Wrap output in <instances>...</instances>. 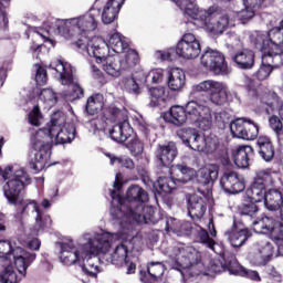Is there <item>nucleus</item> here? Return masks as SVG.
<instances>
[{"label":"nucleus","instance_id":"obj_1","mask_svg":"<svg viewBox=\"0 0 283 283\" xmlns=\"http://www.w3.org/2000/svg\"><path fill=\"white\" fill-rule=\"evenodd\" d=\"M127 203L111 208L113 220H132L137 224H158L160 217L151 206H145L149 201V195L138 185H132L126 191Z\"/></svg>","mask_w":283,"mask_h":283},{"label":"nucleus","instance_id":"obj_2","mask_svg":"<svg viewBox=\"0 0 283 283\" xmlns=\"http://www.w3.org/2000/svg\"><path fill=\"white\" fill-rule=\"evenodd\" d=\"M98 17H101V11L67 20L56 19L52 22L51 28L66 41H72V45L78 50H84L90 45V32H94L98 28Z\"/></svg>","mask_w":283,"mask_h":283},{"label":"nucleus","instance_id":"obj_3","mask_svg":"<svg viewBox=\"0 0 283 283\" xmlns=\"http://www.w3.org/2000/svg\"><path fill=\"white\" fill-rule=\"evenodd\" d=\"M65 125V115L63 112H55L51 116L50 123L46 124V127L40 128L33 135H31V148L33 151H36L34 159L29 163L30 169L33 171H43L48 160L50 159V154H52V144H50V138H54L57 129Z\"/></svg>","mask_w":283,"mask_h":283},{"label":"nucleus","instance_id":"obj_4","mask_svg":"<svg viewBox=\"0 0 283 283\" xmlns=\"http://www.w3.org/2000/svg\"><path fill=\"white\" fill-rule=\"evenodd\" d=\"M59 244L61 263L65 264V266H72L85 262V258L88 255L107 253L112 249V237L102 234L97 239H90L87 243L82 244L78 249L72 242H60Z\"/></svg>","mask_w":283,"mask_h":283},{"label":"nucleus","instance_id":"obj_5","mask_svg":"<svg viewBox=\"0 0 283 283\" xmlns=\"http://www.w3.org/2000/svg\"><path fill=\"white\" fill-rule=\"evenodd\" d=\"M28 185H32V178H30V175L24 170H18L15 175L2 186L3 196L8 200L9 205L21 207L17 209L20 216H23V213L28 211V203L21 199V193H23Z\"/></svg>","mask_w":283,"mask_h":283},{"label":"nucleus","instance_id":"obj_6","mask_svg":"<svg viewBox=\"0 0 283 283\" xmlns=\"http://www.w3.org/2000/svg\"><path fill=\"white\" fill-rule=\"evenodd\" d=\"M211 271L213 273H222L229 271L231 275H240L241 277H248L253 282H260V273L253 270H247L242 266L233 253H223L222 261L217 260L211 264Z\"/></svg>","mask_w":283,"mask_h":283},{"label":"nucleus","instance_id":"obj_7","mask_svg":"<svg viewBox=\"0 0 283 283\" xmlns=\"http://www.w3.org/2000/svg\"><path fill=\"white\" fill-rule=\"evenodd\" d=\"M200 63L209 72H213L216 76H228L231 69L227 63V59L222 52L208 48L201 55Z\"/></svg>","mask_w":283,"mask_h":283},{"label":"nucleus","instance_id":"obj_8","mask_svg":"<svg viewBox=\"0 0 283 283\" xmlns=\"http://www.w3.org/2000/svg\"><path fill=\"white\" fill-rule=\"evenodd\" d=\"M196 92H208L209 101L218 107L229 105V92L227 86L212 80L203 81L195 86Z\"/></svg>","mask_w":283,"mask_h":283},{"label":"nucleus","instance_id":"obj_9","mask_svg":"<svg viewBox=\"0 0 283 283\" xmlns=\"http://www.w3.org/2000/svg\"><path fill=\"white\" fill-rule=\"evenodd\" d=\"M230 132L234 138L255 140L260 134V125L249 117H240L230 123Z\"/></svg>","mask_w":283,"mask_h":283},{"label":"nucleus","instance_id":"obj_10","mask_svg":"<svg viewBox=\"0 0 283 283\" xmlns=\"http://www.w3.org/2000/svg\"><path fill=\"white\" fill-rule=\"evenodd\" d=\"M273 185V176L271 172L264 170L259 171L254 177L253 182L247 190L248 198L254 200V202H262L266 197V188Z\"/></svg>","mask_w":283,"mask_h":283},{"label":"nucleus","instance_id":"obj_11","mask_svg":"<svg viewBox=\"0 0 283 283\" xmlns=\"http://www.w3.org/2000/svg\"><path fill=\"white\" fill-rule=\"evenodd\" d=\"M185 109L186 116L190 123H206L203 129H209V127H211V107L206 103L190 101L186 104Z\"/></svg>","mask_w":283,"mask_h":283},{"label":"nucleus","instance_id":"obj_12","mask_svg":"<svg viewBox=\"0 0 283 283\" xmlns=\"http://www.w3.org/2000/svg\"><path fill=\"white\" fill-rule=\"evenodd\" d=\"M200 52H202L200 41L196 39V35L192 33H185L176 45L177 56L188 61L198 59L200 56Z\"/></svg>","mask_w":283,"mask_h":283},{"label":"nucleus","instance_id":"obj_13","mask_svg":"<svg viewBox=\"0 0 283 283\" xmlns=\"http://www.w3.org/2000/svg\"><path fill=\"white\" fill-rule=\"evenodd\" d=\"M220 187L226 193L235 196V193H242L244 190V180L240 178V175L233 170L224 171L220 178Z\"/></svg>","mask_w":283,"mask_h":283},{"label":"nucleus","instance_id":"obj_14","mask_svg":"<svg viewBox=\"0 0 283 283\" xmlns=\"http://www.w3.org/2000/svg\"><path fill=\"white\" fill-rule=\"evenodd\" d=\"M178 156V147L176 143L169 142L168 144H159L155 150V158L159 161L161 167L168 170L174 160Z\"/></svg>","mask_w":283,"mask_h":283},{"label":"nucleus","instance_id":"obj_15","mask_svg":"<svg viewBox=\"0 0 283 283\" xmlns=\"http://www.w3.org/2000/svg\"><path fill=\"white\" fill-rule=\"evenodd\" d=\"M82 50H86L90 56H94L96 63H103L111 56L105 40L101 38H92L88 40V44Z\"/></svg>","mask_w":283,"mask_h":283},{"label":"nucleus","instance_id":"obj_16","mask_svg":"<svg viewBox=\"0 0 283 283\" xmlns=\"http://www.w3.org/2000/svg\"><path fill=\"white\" fill-rule=\"evenodd\" d=\"M166 270L167 268L163 262H150L146 269L139 270V280L143 283L159 282Z\"/></svg>","mask_w":283,"mask_h":283},{"label":"nucleus","instance_id":"obj_17","mask_svg":"<svg viewBox=\"0 0 283 283\" xmlns=\"http://www.w3.org/2000/svg\"><path fill=\"white\" fill-rule=\"evenodd\" d=\"M280 105V96L273 91L264 92L259 95L258 112L271 116Z\"/></svg>","mask_w":283,"mask_h":283},{"label":"nucleus","instance_id":"obj_18","mask_svg":"<svg viewBox=\"0 0 283 283\" xmlns=\"http://www.w3.org/2000/svg\"><path fill=\"white\" fill-rule=\"evenodd\" d=\"M207 213V201L198 195H191L188 199V216L193 222H198L205 218Z\"/></svg>","mask_w":283,"mask_h":283},{"label":"nucleus","instance_id":"obj_19","mask_svg":"<svg viewBox=\"0 0 283 283\" xmlns=\"http://www.w3.org/2000/svg\"><path fill=\"white\" fill-rule=\"evenodd\" d=\"M226 235L233 249H240V247H244V244H247V241L253 235V233L249 228L238 230V224L234 221L231 230H228Z\"/></svg>","mask_w":283,"mask_h":283},{"label":"nucleus","instance_id":"obj_20","mask_svg":"<svg viewBox=\"0 0 283 283\" xmlns=\"http://www.w3.org/2000/svg\"><path fill=\"white\" fill-rule=\"evenodd\" d=\"M231 61L239 70H253L255 65V52L251 49H241L231 55Z\"/></svg>","mask_w":283,"mask_h":283},{"label":"nucleus","instance_id":"obj_21","mask_svg":"<svg viewBox=\"0 0 283 283\" xmlns=\"http://www.w3.org/2000/svg\"><path fill=\"white\" fill-rule=\"evenodd\" d=\"M256 151L265 163H271L275 158V144L269 136H259L256 139Z\"/></svg>","mask_w":283,"mask_h":283},{"label":"nucleus","instance_id":"obj_22","mask_svg":"<svg viewBox=\"0 0 283 283\" xmlns=\"http://www.w3.org/2000/svg\"><path fill=\"white\" fill-rule=\"evenodd\" d=\"M253 156L254 150L252 146H239L234 150H232V158L234 160V165H237L239 169H247Z\"/></svg>","mask_w":283,"mask_h":283},{"label":"nucleus","instance_id":"obj_23","mask_svg":"<svg viewBox=\"0 0 283 283\" xmlns=\"http://www.w3.org/2000/svg\"><path fill=\"white\" fill-rule=\"evenodd\" d=\"M134 134V128L129 125V122H120L113 126V128L109 130V136L112 140H115V143H127L129 138H132V135Z\"/></svg>","mask_w":283,"mask_h":283},{"label":"nucleus","instance_id":"obj_24","mask_svg":"<svg viewBox=\"0 0 283 283\" xmlns=\"http://www.w3.org/2000/svg\"><path fill=\"white\" fill-rule=\"evenodd\" d=\"M125 0H108L102 12V21L106 25L114 23L118 19V12L123 8Z\"/></svg>","mask_w":283,"mask_h":283},{"label":"nucleus","instance_id":"obj_25","mask_svg":"<svg viewBox=\"0 0 283 283\" xmlns=\"http://www.w3.org/2000/svg\"><path fill=\"white\" fill-rule=\"evenodd\" d=\"M268 38L269 40L263 41L261 50L283 48V20L280 21L279 27H274L268 32Z\"/></svg>","mask_w":283,"mask_h":283},{"label":"nucleus","instance_id":"obj_26","mask_svg":"<svg viewBox=\"0 0 283 283\" xmlns=\"http://www.w3.org/2000/svg\"><path fill=\"white\" fill-rule=\"evenodd\" d=\"M263 52L262 57L264 63H269L272 69L277 70L283 65V48H265L261 50Z\"/></svg>","mask_w":283,"mask_h":283},{"label":"nucleus","instance_id":"obj_27","mask_svg":"<svg viewBox=\"0 0 283 283\" xmlns=\"http://www.w3.org/2000/svg\"><path fill=\"white\" fill-rule=\"evenodd\" d=\"M168 87L171 92H180L187 85V75L181 69H171L168 75Z\"/></svg>","mask_w":283,"mask_h":283},{"label":"nucleus","instance_id":"obj_28","mask_svg":"<svg viewBox=\"0 0 283 283\" xmlns=\"http://www.w3.org/2000/svg\"><path fill=\"white\" fill-rule=\"evenodd\" d=\"M168 174L172 176L178 182L187 185L190 180H193L195 170L185 165H176L169 168Z\"/></svg>","mask_w":283,"mask_h":283},{"label":"nucleus","instance_id":"obj_29","mask_svg":"<svg viewBox=\"0 0 283 283\" xmlns=\"http://www.w3.org/2000/svg\"><path fill=\"white\" fill-rule=\"evenodd\" d=\"M256 201L247 197L243 202L238 207V211L240 216H245L252 220V224H258L255 218H258V213L260 212V207L255 203Z\"/></svg>","mask_w":283,"mask_h":283},{"label":"nucleus","instance_id":"obj_30","mask_svg":"<svg viewBox=\"0 0 283 283\" xmlns=\"http://www.w3.org/2000/svg\"><path fill=\"white\" fill-rule=\"evenodd\" d=\"M13 260H14V265L18 273H20V275H23V277H25L28 273V269L30 268V264H32V262L36 260V253L24 252L21 255L13 254Z\"/></svg>","mask_w":283,"mask_h":283},{"label":"nucleus","instance_id":"obj_31","mask_svg":"<svg viewBox=\"0 0 283 283\" xmlns=\"http://www.w3.org/2000/svg\"><path fill=\"white\" fill-rule=\"evenodd\" d=\"M54 138L57 145H67L76 138V127L72 124H67L57 130H54Z\"/></svg>","mask_w":283,"mask_h":283},{"label":"nucleus","instance_id":"obj_32","mask_svg":"<svg viewBox=\"0 0 283 283\" xmlns=\"http://www.w3.org/2000/svg\"><path fill=\"white\" fill-rule=\"evenodd\" d=\"M263 201L269 211H277V209H282L283 207V195L277 189H270Z\"/></svg>","mask_w":283,"mask_h":283},{"label":"nucleus","instance_id":"obj_33","mask_svg":"<svg viewBox=\"0 0 283 283\" xmlns=\"http://www.w3.org/2000/svg\"><path fill=\"white\" fill-rule=\"evenodd\" d=\"M33 209L36 213L35 222L33 226L34 231H45L49 227H52V217L48 212L40 210L39 206L33 201Z\"/></svg>","mask_w":283,"mask_h":283},{"label":"nucleus","instance_id":"obj_34","mask_svg":"<svg viewBox=\"0 0 283 283\" xmlns=\"http://www.w3.org/2000/svg\"><path fill=\"white\" fill-rule=\"evenodd\" d=\"M106 48H111L116 54H123L125 50H129V43L120 33H113L108 36Z\"/></svg>","mask_w":283,"mask_h":283},{"label":"nucleus","instance_id":"obj_35","mask_svg":"<svg viewBox=\"0 0 283 283\" xmlns=\"http://www.w3.org/2000/svg\"><path fill=\"white\" fill-rule=\"evenodd\" d=\"M167 120L168 123H171V125L181 127L184 123H187V120H189V118L187 117L186 108L180 105L172 106L168 112Z\"/></svg>","mask_w":283,"mask_h":283},{"label":"nucleus","instance_id":"obj_36","mask_svg":"<svg viewBox=\"0 0 283 283\" xmlns=\"http://www.w3.org/2000/svg\"><path fill=\"white\" fill-rule=\"evenodd\" d=\"M129 242L122 241V243L117 244L114 252L111 254V262L116 266L127 262L129 260L127 255H129Z\"/></svg>","mask_w":283,"mask_h":283},{"label":"nucleus","instance_id":"obj_37","mask_svg":"<svg viewBox=\"0 0 283 283\" xmlns=\"http://www.w3.org/2000/svg\"><path fill=\"white\" fill-rule=\"evenodd\" d=\"M49 67L51 70H55V72H59L57 67H62V72H60V78L61 83L63 85H74V72L72 71V67L65 66L61 60H59L55 64H50Z\"/></svg>","mask_w":283,"mask_h":283},{"label":"nucleus","instance_id":"obj_38","mask_svg":"<svg viewBox=\"0 0 283 283\" xmlns=\"http://www.w3.org/2000/svg\"><path fill=\"white\" fill-rule=\"evenodd\" d=\"M184 14L185 17H189V19H193L195 21H205L206 23L207 21H210L211 18V12L200 10L196 8L192 3L188 4L185 8Z\"/></svg>","mask_w":283,"mask_h":283},{"label":"nucleus","instance_id":"obj_39","mask_svg":"<svg viewBox=\"0 0 283 283\" xmlns=\"http://www.w3.org/2000/svg\"><path fill=\"white\" fill-rule=\"evenodd\" d=\"M224 148L220 145V139L216 136H207L206 137V146L203 148V154L206 156H216L221 153Z\"/></svg>","mask_w":283,"mask_h":283},{"label":"nucleus","instance_id":"obj_40","mask_svg":"<svg viewBox=\"0 0 283 283\" xmlns=\"http://www.w3.org/2000/svg\"><path fill=\"white\" fill-rule=\"evenodd\" d=\"M96 255L98 254H90L87 258H84L86 262L82 264V271L85 273V275H88V277H96V275H98Z\"/></svg>","mask_w":283,"mask_h":283},{"label":"nucleus","instance_id":"obj_41","mask_svg":"<svg viewBox=\"0 0 283 283\" xmlns=\"http://www.w3.org/2000/svg\"><path fill=\"white\" fill-rule=\"evenodd\" d=\"M158 189H160L164 193H171L174 189H176L178 181L174 178V175L170 177L159 176L157 179Z\"/></svg>","mask_w":283,"mask_h":283},{"label":"nucleus","instance_id":"obj_42","mask_svg":"<svg viewBox=\"0 0 283 283\" xmlns=\"http://www.w3.org/2000/svg\"><path fill=\"white\" fill-rule=\"evenodd\" d=\"M218 166L211 165L207 170L201 171L199 182L201 185H213L218 180Z\"/></svg>","mask_w":283,"mask_h":283},{"label":"nucleus","instance_id":"obj_43","mask_svg":"<svg viewBox=\"0 0 283 283\" xmlns=\"http://www.w3.org/2000/svg\"><path fill=\"white\" fill-rule=\"evenodd\" d=\"M98 98H101L99 94H94L87 98L85 109L90 116H95V114H98L103 109V103Z\"/></svg>","mask_w":283,"mask_h":283},{"label":"nucleus","instance_id":"obj_44","mask_svg":"<svg viewBox=\"0 0 283 283\" xmlns=\"http://www.w3.org/2000/svg\"><path fill=\"white\" fill-rule=\"evenodd\" d=\"M108 116L113 123H129L127 119V109L118 108L116 106L108 107Z\"/></svg>","mask_w":283,"mask_h":283},{"label":"nucleus","instance_id":"obj_45","mask_svg":"<svg viewBox=\"0 0 283 283\" xmlns=\"http://www.w3.org/2000/svg\"><path fill=\"white\" fill-rule=\"evenodd\" d=\"M197 134L198 129L191 127L180 128L177 130L178 138L182 140L186 147H189V145H191V142L193 140Z\"/></svg>","mask_w":283,"mask_h":283},{"label":"nucleus","instance_id":"obj_46","mask_svg":"<svg viewBox=\"0 0 283 283\" xmlns=\"http://www.w3.org/2000/svg\"><path fill=\"white\" fill-rule=\"evenodd\" d=\"M179 253L177 255H180L181 258H186L188 260V264L190 266H193V264H200V252L192 250V252L189 249L185 248H178Z\"/></svg>","mask_w":283,"mask_h":283},{"label":"nucleus","instance_id":"obj_47","mask_svg":"<svg viewBox=\"0 0 283 283\" xmlns=\"http://www.w3.org/2000/svg\"><path fill=\"white\" fill-rule=\"evenodd\" d=\"M39 101L48 105V107H54L57 103L56 93L51 88H43L39 94Z\"/></svg>","mask_w":283,"mask_h":283},{"label":"nucleus","instance_id":"obj_48","mask_svg":"<svg viewBox=\"0 0 283 283\" xmlns=\"http://www.w3.org/2000/svg\"><path fill=\"white\" fill-rule=\"evenodd\" d=\"M274 67H272L269 63L264 62V59L262 57L261 65L259 70L255 72L254 76L258 81H266L273 73Z\"/></svg>","mask_w":283,"mask_h":283},{"label":"nucleus","instance_id":"obj_49","mask_svg":"<svg viewBox=\"0 0 283 283\" xmlns=\"http://www.w3.org/2000/svg\"><path fill=\"white\" fill-rule=\"evenodd\" d=\"M107 158L111 160V165H120V167H125V169H134L136 165L134 160L129 157H116L112 154H106Z\"/></svg>","mask_w":283,"mask_h":283},{"label":"nucleus","instance_id":"obj_50","mask_svg":"<svg viewBox=\"0 0 283 283\" xmlns=\"http://www.w3.org/2000/svg\"><path fill=\"white\" fill-rule=\"evenodd\" d=\"M206 143H207V136L200 135V133L197 132V134L195 135V137L192 138L188 147L193 151H201L203 154Z\"/></svg>","mask_w":283,"mask_h":283},{"label":"nucleus","instance_id":"obj_51","mask_svg":"<svg viewBox=\"0 0 283 283\" xmlns=\"http://www.w3.org/2000/svg\"><path fill=\"white\" fill-rule=\"evenodd\" d=\"M166 87L159 86V87H153L149 90L150 96H151V103H163L165 102V98H167Z\"/></svg>","mask_w":283,"mask_h":283},{"label":"nucleus","instance_id":"obj_52","mask_svg":"<svg viewBox=\"0 0 283 283\" xmlns=\"http://www.w3.org/2000/svg\"><path fill=\"white\" fill-rule=\"evenodd\" d=\"M198 238L201 242V244H206L208 249H211L212 251H216V240L211 239L209 237V232L205 230L203 228H200V231L198 232Z\"/></svg>","mask_w":283,"mask_h":283},{"label":"nucleus","instance_id":"obj_53","mask_svg":"<svg viewBox=\"0 0 283 283\" xmlns=\"http://www.w3.org/2000/svg\"><path fill=\"white\" fill-rule=\"evenodd\" d=\"M250 260L254 266H266L271 262V255H263L262 252H255L250 255Z\"/></svg>","mask_w":283,"mask_h":283},{"label":"nucleus","instance_id":"obj_54","mask_svg":"<svg viewBox=\"0 0 283 283\" xmlns=\"http://www.w3.org/2000/svg\"><path fill=\"white\" fill-rule=\"evenodd\" d=\"M120 66L118 63V56H108L105 60V64H104V71L106 72V74H109V76H119L120 74H115L112 73V70H116V67Z\"/></svg>","mask_w":283,"mask_h":283},{"label":"nucleus","instance_id":"obj_55","mask_svg":"<svg viewBox=\"0 0 283 283\" xmlns=\"http://www.w3.org/2000/svg\"><path fill=\"white\" fill-rule=\"evenodd\" d=\"M227 28H229V15H221L217 22L213 23L212 32H214V34H222Z\"/></svg>","mask_w":283,"mask_h":283},{"label":"nucleus","instance_id":"obj_56","mask_svg":"<svg viewBox=\"0 0 283 283\" xmlns=\"http://www.w3.org/2000/svg\"><path fill=\"white\" fill-rule=\"evenodd\" d=\"M17 272L12 268H6L0 272V283H17Z\"/></svg>","mask_w":283,"mask_h":283},{"label":"nucleus","instance_id":"obj_57","mask_svg":"<svg viewBox=\"0 0 283 283\" xmlns=\"http://www.w3.org/2000/svg\"><path fill=\"white\" fill-rule=\"evenodd\" d=\"M41 118H43V114H41V107L35 105L29 113V123L30 125H33V127H39V125H41Z\"/></svg>","mask_w":283,"mask_h":283},{"label":"nucleus","instance_id":"obj_58","mask_svg":"<svg viewBox=\"0 0 283 283\" xmlns=\"http://www.w3.org/2000/svg\"><path fill=\"white\" fill-rule=\"evenodd\" d=\"M270 127L272 132L276 134V136H283V124L282 119L277 117V115H272L269 118Z\"/></svg>","mask_w":283,"mask_h":283},{"label":"nucleus","instance_id":"obj_59","mask_svg":"<svg viewBox=\"0 0 283 283\" xmlns=\"http://www.w3.org/2000/svg\"><path fill=\"white\" fill-rule=\"evenodd\" d=\"M124 57L128 62V65L132 70H134L135 65H138V63H140V55L136 52V50L127 49Z\"/></svg>","mask_w":283,"mask_h":283},{"label":"nucleus","instance_id":"obj_60","mask_svg":"<svg viewBox=\"0 0 283 283\" xmlns=\"http://www.w3.org/2000/svg\"><path fill=\"white\" fill-rule=\"evenodd\" d=\"M8 255H14L12 242L8 240H0V258H8Z\"/></svg>","mask_w":283,"mask_h":283},{"label":"nucleus","instance_id":"obj_61","mask_svg":"<svg viewBox=\"0 0 283 283\" xmlns=\"http://www.w3.org/2000/svg\"><path fill=\"white\" fill-rule=\"evenodd\" d=\"M36 72H35V82L36 85H45L48 83V70H45L40 64L35 65Z\"/></svg>","mask_w":283,"mask_h":283},{"label":"nucleus","instance_id":"obj_62","mask_svg":"<svg viewBox=\"0 0 283 283\" xmlns=\"http://www.w3.org/2000/svg\"><path fill=\"white\" fill-rule=\"evenodd\" d=\"M129 149L134 156H140L145 151V144L138 138H133L129 144Z\"/></svg>","mask_w":283,"mask_h":283},{"label":"nucleus","instance_id":"obj_63","mask_svg":"<svg viewBox=\"0 0 283 283\" xmlns=\"http://www.w3.org/2000/svg\"><path fill=\"white\" fill-rule=\"evenodd\" d=\"M117 63H119V66H115L114 70H111L112 74H120L122 72L132 70V66H129V63L125 57H117Z\"/></svg>","mask_w":283,"mask_h":283},{"label":"nucleus","instance_id":"obj_64","mask_svg":"<svg viewBox=\"0 0 283 283\" xmlns=\"http://www.w3.org/2000/svg\"><path fill=\"white\" fill-rule=\"evenodd\" d=\"M165 76V71L161 69H154L148 73V81L153 83H163V78Z\"/></svg>","mask_w":283,"mask_h":283}]
</instances>
